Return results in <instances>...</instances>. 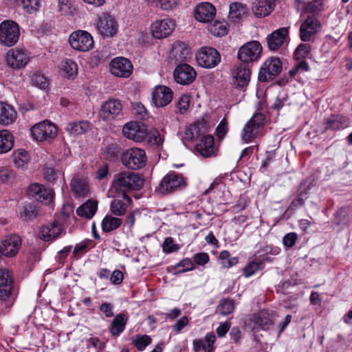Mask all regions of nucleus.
Instances as JSON below:
<instances>
[{"instance_id":"obj_57","label":"nucleus","mask_w":352,"mask_h":352,"mask_svg":"<svg viewBox=\"0 0 352 352\" xmlns=\"http://www.w3.org/2000/svg\"><path fill=\"white\" fill-rule=\"evenodd\" d=\"M309 51L310 46L309 44H300L295 50L294 56L296 60H300L302 58L306 57L309 54Z\"/></svg>"},{"instance_id":"obj_14","label":"nucleus","mask_w":352,"mask_h":352,"mask_svg":"<svg viewBox=\"0 0 352 352\" xmlns=\"http://www.w3.org/2000/svg\"><path fill=\"white\" fill-rule=\"evenodd\" d=\"M175 28V22L170 19H164L151 24V30L155 38H166L171 34Z\"/></svg>"},{"instance_id":"obj_4","label":"nucleus","mask_w":352,"mask_h":352,"mask_svg":"<svg viewBox=\"0 0 352 352\" xmlns=\"http://www.w3.org/2000/svg\"><path fill=\"white\" fill-rule=\"evenodd\" d=\"M20 36L19 25L12 20H5L0 23V43L8 47L17 43Z\"/></svg>"},{"instance_id":"obj_6","label":"nucleus","mask_w":352,"mask_h":352,"mask_svg":"<svg viewBox=\"0 0 352 352\" xmlns=\"http://www.w3.org/2000/svg\"><path fill=\"white\" fill-rule=\"evenodd\" d=\"M30 60V52L23 47L10 49L6 54V62L12 69L25 67Z\"/></svg>"},{"instance_id":"obj_3","label":"nucleus","mask_w":352,"mask_h":352,"mask_svg":"<svg viewBox=\"0 0 352 352\" xmlns=\"http://www.w3.org/2000/svg\"><path fill=\"white\" fill-rule=\"evenodd\" d=\"M16 296V288L12 272L0 268V300L12 303Z\"/></svg>"},{"instance_id":"obj_51","label":"nucleus","mask_w":352,"mask_h":352,"mask_svg":"<svg viewBox=\"0 0 352 352\" xmlns=\"http://www.w3.org/2000/svg\"><path fill=\"white\" fill-rule=\"evenodd\" d=\"M38 214L36 208L32 204H28L23 207L21 212V217L25 221H29L34 219Z\"/></svg>"},{"instance_id":"obj_24","label":"nucleus","mask_w":352,"mask_h":352,"mask_svg":"<svg viewBox=\"0 0 352 352\" xmlns=\"http://www.w3.org/2000/svg\"><path fill=\"white\" fill-rule=\"evenodd\" d=\"M216 8L208 2H204L197 6L195 10V18L201 23H208L215 16Z\"/></svg>"},{"instance_id":"obj_44","label":"nucleus","mask_w":352,"mask_h":352,"mask_svg":"<svg viewBox=\"0 0 352 352\" xmlns=\"http://www.w3.org/2000/svg\"><path fill=\"white\" fill-rule=\"evenodd\" d=\"M234 310V301L229 298H224L220 300L217 308V312L221 316L230 314Z\"/></svg>"},{"instance_id":"obj_49","label":"nucleus","mask_w":352,"mask_h":352,"mask_svg":"<svg viewBox=\"0 0 352 352\" xmlns=\"http://www.w3.org/2000/svg\"><path fill=\"white\" fill-rule=\"evenodd\" d=\"M151 342V338L147 335H137L132 340V343L140 351H144Z\"/></svg>"},{"instance_id":"obj_43","label":"nucleus","mask_w":352,"mask_h":352,"mask_svg":"<svg viewBox=\"0 0 352 352\" xmlns=\"http://www.w3.org/2000/svg\"><path fill=\"white\" fill-rule=\"evenodd\" d=\"M174 274H179L186 272L191 271L195 269V265L190 258H186L179 261L177 264L172 267Z\"/></svg>"},{"instance_id":"obj_62","label":"nucleus","mask_w":352,"mask_h":352,"mask_svg":"<svg viewBox=\"0 0 352 352\" xmlns=\"http://www.w3.org/2000/svg\"><path fill=\"white\" fill-rule=\"evenodd\" d=\"M148 142L153 145L160 146L162 144L164 140L157 131H154L148 135Z\"/></svg>"},{"instance_id":"obj_32","label":"nucleus","mask_w":352,"mask_h":352,"mask_svg":"<svg viewBox=\"0 0 352 352\" xmlns=\"http://www.w3.org/2000/svg\"><path fill=\"white\" fill-rule=\"evenodd\" d=\"M97 208L98 202L89 199L77 208L76 213L80 217L91 219L96 212Z\"/></svg>"},{"instance_id":"obj_39","label":"nucleus","mask_w":352,"mask_h":352,"mask_svg":"<svg viewBox=\"0 0 352 352\" xmlns=\"http://www.w3.org/2000/svg\"><path fill=\"white\" fill-rule=\"evenodd\" d=\"M200 125V124H193L186 126L181 134L182 140L194 141L196 140L202 133Z\"/></svg>"},{"instance_id":"obj_23","label":"nucleus","mask_w":352,"mask_h":352,"mask_svg":"<svg viewBox=\"0 0 352 352\" xmlns=\"http://www.w3.org/2000/svg\"><path fill=\"white\" fill-rule=\"evenodd\" d=\"M287 39H289L288 28H279L267 36V42L268 47L270 50L276 51L281 47Z\"/></svg>"},{"instance_id":"obj_38","label":"nucleus","mask_w":352,"mask_h":352,"mask_svg":"<svg viewBox=\"0 0 352 352\" xmlns=\"http://www.w3.org/2000/svg\"><path fill=\"white\" fill-rule=\"evenodd\" d=\"M247 11L246 6L239 3H233L230 6L229 19L233 22H237L246 15Z\"/></svg>"},{"instance_id":"obj_15","label":"nucleus","mask_w":352,"mask_h":352,"mask_svg":"<svg viewBox=\"0 0 352 352\" xmlns=\"http://www.w3.org/2000/svg\"><path fill=\"white\" fill-rule=\"evenodd\" d=\"M197 76L195 69L190 65L184 63L178 65L174 71L175 81L181 85H190L194 82Z\"/></svg>"},{"instance_id":"obj_47","label":"nucleus","mask_w":352,"mask_h":352,"mask_svg":"<svg viewBox=\"0 0 352 352\" xmlns=\"http://www.w3.org/2000/svg\"><path fill=\"white\" fill-rule=\"evenodd\" d=\"M31 83L41 89H45L49 85L47 78L41 72H36L31 76Z\"/></svg>"},{"instance_id":"obj_53","label":"nucleus","mask_w":352,"mask_h":352,"mask_svg":"<svg viewBox=\"0 0 352 352\" xmlns=\"http://www.w3.org/2000/svg\"><path fill=\"white\" fill-rule=\"evenodd\" d=\"M120 153V146L116 144L107 145L103 151L104 157L109 160H114L118 157Z\"/></svg>"},{"instance_id":"obj_5","label":"nucleus","mask_w":352,"mask_h":352,"mask_svg":"<svg viewBox=\"0 0 352 352\" xmlns=\"http://www.w3.org/2000/svg\"><path fill=\"white\" fill-rule=\"evenodd\" d=\"M262 50V46L258 41H252L239 48L237 56L242 63L249 64L260 58Z\"/></svg>"},{"instance_id":"obj_41","label":"nucleus","mask_w":352,"mask_h":352,"mask_svg":"<svg viewBox=\"0 0 352 352\" xmlns=\"http://www.w3.org/2000/svg\"><path fill=\"white\" fill-rule=\"evenodd\" d=\"M60 67L68 78L74 79L78 74V66L75 61L70 58L63 60L60 63Z\"/></svg>"},{"instance_id":"obj_55","label":"nucleus","mask_w":352,"mask_h":352,"mask_svg":"<svg viewBox=\"0 0 352 352\" xmlns=\"http://www.w3.org/2000/svg\"><path fill=\"white\" fill-rule=\"evenodd\" d=\"M179 249V245L174 243L173 239L172 237L166 238L163 242L162 250L163 252L166 254H170L176 252Z\"/></svg>"},{"instance_id":"obj_2","label":"nucleus","mask_w":352,"mask_h":352,"mask_svg":"<svg viewBox=\"0 0 352 352\" xmlns=\"http://www.w3.org/2000/svg\"><path fill=\"white\" fill-rule=\"evenodd\" d=\"M121 161L128 169L136 170L146 166L147 156L144 149L133 147L128 148L122 153Z\"/></svg>"},{"instance_id":"obj_58","label":"nucleus","mask_w":352,"mask_h":352,"mask_svg":"<svg viewBox=\"0 0 352 352\" xmlns=\"http://www.w3.org/2000/svg\"><path fill=\"white\" fill-rule=\"evenodd\" d=\"M194 263L198 265L204 266L210 261V256L206 252H199L193 256Z\"/></svg>"},{"instance_id":"obj_12","label":"nucleus","mask_w":352,"mask_h":352,"mask_svg":"<svg viewBox=\"0 0 352 352\" xmlns=\"http://www.w3.org/2000/svg\"><path fill=\"white\" fill-rule=\"evenodd\" d=\"M186 183L182 175L170 172L160 182L159 190L162 193H170L185 187Z\"/></svg>"},{"instance_id":"obj_45","label":"nucleus","mask_w":352,"mask_h":352,"mask_svg":"<svg viewBox=\"0 0 352 352\" xmlns=\"http://www.w3.org/2000/svg\"><path fill=\"white\" fill-rule=\"evenodd\" d=\"M219 258L221 261V265L223 268H230L237 264L239 260L236 256L232 257L230 253L227 250L220 252Z\"/></svg>"},{"instance_id":"obj_31","label":"nucleus","mask_w":352,"mask_h":352,"mask_svg":"<svg viewBox=\"0 0 352 352\" xmlns=\"http://www.w3.org/2000/svg\"><path fill=\"white\" fill-rule=\"evenodd\" d=\"M16 118V112L14 108L4 102H0V124L9 125Z\"/></svg>"},{"instance_id":"obj_20","label":"nucleus","mask_w":352,"mask_h":352,"mask_svg":"<svg viewBox=\"0 0 352 352\" xmlns=\"http://www.w3.org/2000/svg\"><path fill=\"white\" fill-rule=\"evenodd\" d=\"M173 98V91L164 85L155 87L152 93V100L157 107H166L172 101Z\"/></svg>"},{"instance_id":"obj_60","label":"nucleus","mask_w":352,"mask_h":352,"mask_svg":"<svg viewBox=\"0 0 352 352\" xmlns=\"http://www.w3.org/2000/svg\"><path fill=\"white\" fill-rule=\"evenodd\" d=\"M298 239V235L295 232H289L286 234L283 238V243L287 248L293 247Z\"/></svg>"},{"instance_id":"obj_50","label":"nucleus","mask_w":352,"mask_h":352,"mask_svg":"<svg viewBox=\"0 0 352 352\" xmlns=\"http://www.w3.org/2000/svg\"><path fill=\"white\" fill-rule=\"evenodd\" d=\"M256 324L263 329H268L273 324V320L265 311H261L256 318Z\"/></svg>"},{"instance_id":"obj_42","label":"nucleus","mask_w":352,"mask_h":352,"mask_svg":"<svg viewBox=\"0 0 352 352\" xmlns=\"http://www.w3.org/2000/svg\"><path fill=\"white\" fill-rule=\"evenodd\" d=\"M13 162L17 168L25 169L28 166L30 157L28 152L23 149L15 151L12 155Z\"/></svg>"},{"instance_id":"obj_10","label":"nucleus","mask_w":352,"mask_h":352,"mask_svg":"<svg viewBox=\"0 0 352 352\" xmlns=\"http://www.w3.org/2000/svg\"><path fill=\"white\" fill-rule=\"evenodd\" d=\"M265 116L262 113H256L245 124L241 133V137L245 143L251 142L255 138L258 133V130L264 125Z\"/></svg>"},{"instance_id":"obj_61","label":"nucleus","mask_w":352,"mask_h":352,"mask_svg":"<svg viewBox=\"0 0 352 352\" xmlns=\"http://www.w3.org/2000/svg\"><path fill=\"white\" fill-rule=\"evenodd\" d=\"M14 173L9 168L6 167L0 168V182L5 183L14 178Z\"/></svg>"},{"instance_id":"obj_21","label":"nucleus","mask_w":352,"mask_h":352,"mask_svg":"<svg viewBox=\"0 0 352 352\" xmlns=\"http://www.w3.org/2000/svg\"><path fill=\"white\" fill-rule=\"evenodd\" d=\"M21 247V237L17 234L6 236L2 241L3 255L7 257L15 256Z\"/></svg>"},{"instance_id":"obj_28","label":"nucleus","mask_w":352,"mask_h":352,"mask_svg":"<svg viewBox=\"0 0 352 352\" xmlns=\"http://www.w3.org/2000/svg\"><path fill=\"white\" fill-rule=\"evenodd\" d=\"M131 203L132 199L127 194H122L121 198H116L111 201L110 210L114 215L122 216L125 214Z\"/></svg>"},{"instance_id":"obj_17","label":"nucleus","mask_w":352,"mask_h":352,"mask_svg":"<svg viewBox=\"0 0 352 352\" xmlns=\"http://www.w3.org/2000/svg\"><path fill=\"white\" fill-rule=\"evenodd\" d=\"M321 24L320 21L313 16H308L301 24L300 28V36L302 41H309L320 30Z\"/></svg>"},{"instance_id":"obj_33","label":"nucleus","mask_w":352,"mask_h":352,"mask_svg":"<svg viewBox=\"0 0 352 352\" xmlns=\"http://www.w3.org/2000/svg\"><path fill=\"white\" fill-rule=\"evenodd\" d=\"M326 129L331 130H342L349 124V119L342 116H332L327 120Z\"/></svg>"},{"instance_id":"obj_34","label":"nucleus","mask_w":352,"mask_h":352,"mask_svg":"<svg viewBox=\"0 0 352 352\" xmlns=\"http://www.w3.org/2000/svg\"><path fill=\"white\" fill-rule=\"evenodd\" d=\"M71 188L76 197H85L89 193V187L87 182L79 177H74L72 180Z\"/></svg>"},{"instance_id":"obj_13","label":"nucleus","mask_w":352,"mask_h":352,"mask_svg":"<svg viewBox=\"0 0 352 352\" xmlns=\"http://www.w3.org/2000/svg\"><path fill=\"white\" fill-rule=\"evenodd\" d=\"M96 28L104 37H113L118 31V24L115 19L108 13H102L98 18Z\"/></svg>"},{"instance_id":"obj_59","label":"nucleus","mask_w":352,"mask_h":352,"mask_svg":"<svg viewBox=\"0 0 352 352\" xmlns=\"http://www.w3.org/2000/svg\"><path fill=\"white\" fill-rule=\"evenodd\" d=\"M228 131V122L226 118H223L216 129V135L219 139H222Z\"/></svg>"},{"instance_id":"obj_64","label":"nucleus","mask_w":352,"mask_h":352,"mask_svg":"<svg viewBox=\"0 0 352 352\" xmlns=\"http://www.w3.org/2000/svg\"><path fill=\"white\" fill-rule=\"evenodd\" d=\"M58 172H56L53 167H45L43 168V175L45 179L50 182L55 181ZM59 174H60L59 173Z\"/></svg>"},{"instance_id":"obj_27","label":"nucleus","mask_w":352,"mask_h":352,"mask_svg":"<svg viewBox=\"0 0 352 352\" xmlns=\"http://www.w3.org/2000/svg\"><path fill=\"white\" fill-rule=\"evenodd\" d=\"M195 149L199 154L204 157H210L215 155L213 137L210 135L202 137L196 144Z\"/></svg>"},{"instance_id":"obj_26","label":"nucleus","mask_w":352,"mask_h":352,"mask_svg":"<svg viewBox=\"0 0 352 352\" xmlns=\"http://www.w3.org/2000/svg\"><path fill=\"white\" fill-rule=\"evenodd\" d=\"M234 83L239 87H246L250 80L251 71L249 64L241 63L235 69L234 74Z\"/></svg>"},{"instance_id":"obj_1","label":"nucleus","mask_w":352,"mask_h":352,"mask_svg":"<svg viewBox=\"0 0 352 352\" xmlns=\"http://www.w3.org/2000/svg\"><path fill=\"white\" fill-rule=\"evenodd\" d=\"M144 185L142 176L138 173L124 170L115 175L111 184V190L121 194L140 190Z\"/></svg>"},{"instance_id":"obj_52","label":"nucleus","mask_w":352,"mask_h":352,"mask_svg":"<svg viewBox=\"0 0 352 352\" xmlns=\"http://www.w3.org/2000/svg\"><path fill=\"white\" fill-rule=\"evenodd\" d=\"M261 261L254 260L250 261L243 270V275L245 278H249L254 275L259 269L261 264Z\"/></svg>"},{"instance_id":"obj_63","label":"nucleus","mask_w":352,"mask_h":352,"mask_svg":"<svg viewBox=\"0 0 352 352\" xmlns=\"http://www.w3.org/2000/svg\"><path fill=\"white\" fill-rule=\"evenodd\" d=\"M100 311L107 318H111L113 316V305L107 302H102L100 307Z\"/></svg>"},{"instance_id":"obj_40","label":"nucleus","mask_w":352,"mask_h":352,"mask_svg":"<svg viewBox=\"0 0 352 352\" xmlns=\"http://www.w3.org/2000/svg\"><path fill=\"white\" fill-rule=\"evenodd\" d=\"M122 223V221L120 218L106 215L102 221L101 226L104 232H110L118 228Z\"/></svg>"},{"instance_id":"obj_7","label":"nucleus","mask_w":352,"mask_h":352,"mask_svg":"<svg viewBox=\"0 0 352 352\" xmlns=\"http://www.w3.org/2000/svg\"><path fill=\"white\" fill-rule=\"evenodd\" d=\"M71 47L80 52H88L94 47L92 36L87 31L77 30L72 32L69 38Z\"/></svg>"},{"instance_id":"obj_25","label":"nucleus","mask_w":352,"mask_h":352,"mask_svg":"<svg viewBox=\"0 0 352 352\" xmlns=\"http://www.w3.org/2000/svg\"><path fill=\"white\" fill-rule=\"evenodd\" d=\"M62 231V226L58 222L50 223L40 228L38 236L45 241H51L57 239Z\"/></svg>"},{"instance_id":"obj_18","label":"nucleus","mask_w":352,"mask_h":352,"mask_svg":"<svg viewBox=\"0 0 352 352\" xmlns=\"http://www.w3.org/2000/svg\"><path fill=\"white\" fill-rule=\"evenodd\" d=\"M110 71L116 76L127 78L132 74L133 65L127 58L118 57L111 60Z\"/></svg>"},{"instance_id":"obj_35","label":"nucleus","mask_w":352,"mask_h":352,"mask_svg":"<svg viewBox=\"0 0 352 352\" xmlns=\"http://www.w3.org/2000/svg\"><path fill=\"white\" fill-rule=\"evenodd\" d=\"M173 55L177 61L186 60L190 57V49L183 43H175L172 50Z\"/></svg>"},{"instance_id":"obj_37","label":"nucleus","mask_w":352,"mask_h":352,"mask_svg":"<svg viewBox=\"0 0 352 352\" xmlns=\"http://www.w3.org/2000/svg\"><path fill=\"white\" fill-rule=\"evenodd\" d=\"M89 123L86 121L70 122L65 127L66 131L74 135L82 134L89 130Z\"/></svg>"},{"instance_id":"obj_36","label":"nucleus","mask_w":352,"mask_h":352,"mask_svg":"<svg viewBox=\"0 0 352 352\" xmlns=\"http://www.w3.org/2000/svg\"><path fill=\"white\" fill-rule=\"evenodd\" d=\"M14 146V137L7 131H0V153L8 152Z\"/></svg>"},{"instance_id":"obj_46","label":"nucleus","mask_w":352,"mask_h":352,"mask_svg":"<svg viewBox=\"0 0 352 352\" xmlns=\"http://www.w3.org/2000/svg\"><path fill=\"white\" fill-rule=\"evenodd\" d=\"M21 5L25 12L34 14L38 11L41 6L40 0H16Z\"/></svg>"},{"instance_id":"obj_29","label":"nucleus","mask_w":352,"mask_h":352,"mask_svg":"<svg viewBox=\"0 0 352 352\" xmlns=\"http://www.w3.org/2000/svg\"><path fill=\"white\" fill-rule=\"evenodd\" d=\"M276 4L270 0H256L253 3L252 12L257 17L269 15L274 9Z\"/></svg>"},{"instance_id":"obj_54","label":"nucleus","mask_w":352,"mask_h":352,"mask_svg":"<svg viewBox=\"0 0 352 352\" xmlns=\"http://www.w3.org/2000/svg\"><path fill=\"white\" fill-rule=\"evenodd\" d=\"M336 219L338 225L344 226L349 221L348 211L345 208H340L336 212Z\"/></svg>"},{"instance_id":"obj_8","label":"nucleus","mask_w":352,"mask_h":352,"mask_svg":"<svg viewBox=\"0 0 352 352\" xmlns=\"http://www.w3.org/2000/svg\"><path fill=\"white\" fill-rule=\"evenodd\" d=\"M282 71V63L278 57H270L262 65L258 73V80L267 82L273 79Z\"/></svg>"},{"instance_id":"obj_30","label":"nucleus","mask_w":352,"mask_h":352,"mask_svg":"<svg viewBox=\"0 0 352 352\" xmlns=\"http://www.w3.org/2000/svg\"><path fill=\"white\" fill-rule=\"evenodd\" d=\"M128 316L124 314L116 315L109 326V331L114 337L119 336L125 329Z\"/></svg>"},{"instance_id":"obj_22","label":"nucleus","mask_w":352,"mask_h":352,"mask_svg":"<svg viewBox=\"0 0 352 352\" xmlns=\"http://www.w3.org/2000/svg\"><path fill=\"white\" fill-rule=\"evenodd\" d=\"M121 110L122 104L118 100L109 99L102 104L99 115L103 120H110L118 115Z\"/></svg>"},{"instance_id":"obj_16","label":"nucleus","mask_w":352,"mask_h":352,"mask_svg":"<svg viewBox=\"0 0 352 352\" xmlns=\"http://www.w3.org/2000/svg\"><path fill=\"white\" fill-rule=\"evenodd\" d=\"M122 131L126 138L136 142H142L148 135L146 126L138 122H130L125 124Z\"/></svg>"},{"instance_id":"obj_9","label":"nucleus","mask_w":352,"mask_h":352,"mask_svg":"<svg viewBox=\"0 0 352 352\" xmlns=\"http://www.w3.org/2000/svg\"><path fill=\"white\" fill-rule=\"evenodd\" d=\"M30 132L35 140L43 142L55 138L57 134V129L53 123L45 120L33 126Z\"/></svg>"},{"instance_id":"obj_56","label":"nucleus","mask_w":352,"mask_h":352,"mask_svg":"<svg viewBox=\"0 0 352 352\" xmlns=\"http://www.w3.org/2000/svg\"><path fill=\"white\" fill-rule=\"evenodd\" d=\"M190 96L188 95H182L179 98L177 102V108L181 114H184L188 111L190 106Z\"/></svg>"},{"instance_id":"obj_11","label":"nucleus","mask_w":352,"mask_h":352,"mask_svg":"<svg viewBox=\"0 0 352 352\" xmlns=\"http://www.w3.org/2000/svg\"><path fill=\"white\" fill-rule=\"evenodd\" d=\"M196 60L199 66L210 69L217 66L221 60L219 53L212 47H202L196 54Z\"/></svg>"},{"instance_id":"obj_48","label":"nucleus","mask_w":352,"mask_h":352,"mask_svg":"<svg viewBox=\"0 0 352 352\" xmlns=\"http://www.w3.org/2000/svg\"><path fill=\"white\" fill-rule=\"evenodd\" d=\"M208 30L211 34L217 36H223L228 32L226 23L219 21H215L210 25Z\"/></svg>"},{"instance_id":"obj_19","label":"nucleus","mask_w":352,"mask_h":352,"mask_svg":"<svg viewBox=\"0 0 352 352\" xmlns=\"http://www.w3.org/2000/svg\"><path fill=\"white\" fill-rule=\"evenodd\" d=\"M28 195L39 202L48 204L53 200L54 192L52 189L35 183L29 186Z\"/></svg>"}]
</instances>
